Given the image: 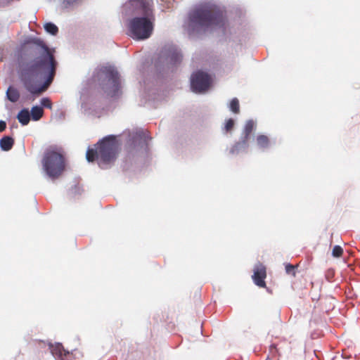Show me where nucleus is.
Segmentation results:
<instances>
[{"label":"nucleus","instance_id":"1","mask_svg":"<svg viewBox=\"0 0 360 360\" xmlns=\"http://www.w3.org/2000/svg\"><path fill=\"white\" fill-rule=\"evenodd\" d=\"M41 48L37 56L22 71L20 79L25 89L32 94H40L46 90L56 74L57 62L54 51L51 50L42 41L35 42Z\"/></svg>","mask_w":360,"mask_h":360},{"label":"nucleus","instance_id":"2","mask_svg":"<svg viewBox=\"0 0 360 360\" xmlns=\"http://www.w3.org/2000/svg\"><path fill=\"white\" fill-rule=\"evenodd\" d=\"M94 146L95 148H89L86 151V157L88 162L97 160L99 166L102 169H105L115 160L119 150V144L115 136H108Z\"/></svg>","mask_w":360,"mask_h":360},{"label":"nucleus","instance_id":"3","mask_svg":"<svg viewBox=\"0 0 360 360\" xmlns=\"http://www.w3.org/2000/svg\"><path fill=\"white\" fill-rule=\"evenodd\" d=\"M191 21L203 27H222L224 25L223 12L215 5L205 4L196 8L190 15Z\"/></svg>","mask_w":360,"mask_h":360},{"label":"nucleus","instance_id":"4","mask_svg":"<svg viewBox=\"0 0 360 360\" xmlns=\"http://www.w3.org/2000/svg\"><path fill=\"white\" fill-rule=\"evenodd\" d=\"M42 164L46 173L52 179L59 177L65 168L64 155L60 149L56 148H50L46 151Z\"/></svg>","mask_w":360,"mask_h":360},{"label":"nucleus","instance_id":"5","mask_svg":"<svg viewBox=\"0 0 360 360\" xmlns=\"http://www.w3.org/2000/svg\"><path fill=\"white\" fill-rule=\"evenodd\" d=\"M153 15L132 18L128 24L129 35L136 40L149 38L153 30Z\"/></svg>","mask_w":360,"mask_h":360},{"label":"nucleus","instance_id":"6","mask_svg":"<svg viewBox=\"0 0 360 360\" xmlns=\"http://www.w3.org/2000/svg\"><path fill=\"white\" fill-rule=\"evenodd\" d=\"M101 71L108 79V84L103 86L104 91L111 97L116 96L120 87L117 71L112 67H104Z\"/></svg>","mask_w":360,"mask_h":360},{"label":"nucleus","instance_id":"7","mask_svg":"<svg viewBox=\"0 0 360 360\" xmlns=\"http://www.w3.org/2000/svg\"><path fill=\"white\" fill-rule=\"evenodd\" d=\"M210 76L204 72L198 71L192 75L191 87L193 91L201 93L207 91L211 85Z\"/></svg>","mask_w":360,"mask_h":360},{"label":"nucleus","instance_id":"8","mask_svg":"<svg viewBox=\"0 0 360 360\" xmlns=\"http://www.w3.org/2000/svg\"><path fill=\"white\" fill-rule=\"evenodd\" d=\"M127 5L134 13L144 16L152 15L151 5L148 0H130Z\"/></svg>","mask_w":360,"mask_h":360},{"label":"nucleus","instance_id":"9","mask_svg":"<svg viewBox=\"0 0 360 360\" xmlns=\"http://www.w3.org/2000/svg\"><path fill=\"white\" fill-rule=\"evenodd\" d=\"M255 127V123L252 120H248L244 127V139L238 143H236L231 148V153L233 154L238 153L239 151L243 148H246L248 147V139L250 134L252 133L253 129Z\"/></svg>","mask_w":360,"mask_h":360},{"label":"nucleus","instance_id":"10","mask_svg":"<svg viewBox=\"0 0 360 360\" xmlns=\"http://www.w3.org/2000/svg\"><path fill=\"white\" fill-rule=\"evenodd\" d=\"M252 279L255 285L259 288H265L264 281L266 277V269L264 265L261 263L256 264L253 269Z\"/></svg>","mask_w":360,"mask_h":360},{"label":"nucleus","instance_id":"11","mask_svg":"<svg viewBox=\"0 0 360 360\" xmlns=\"http://www.w3.org/2000/svg\"><path fill=\"white\" fill-rule=\"evenodd\" d=\"M51 352L55 357L60 360H66L65 357L69 355V352L66 351L62 344L57 343L56 345H49Z\"/></svg>","mask_w":360,"mask_h":360},{"label":"nucleus","instance_id":"12","mask_svg":"<svg viewBox=\"0 0 360 360\" xmlns=\"http://www.w3.org/2000/svg\"><path fill=\"white\" fill-rule=\"evenodd\" d=\"M14 145V139L11 136H4L0 139V148L4 151L10 150Z\"/></svg>","mask_w":360,"mask_h":360},{"label":"nucleus","instance_id":"13","mask_svg":"<svg viewBox=\"0 0 360 360\" xmlns=\"http://www.w3.org/2000/svg\"><path fill=\"white\" fill-rule=\"evenodd\" d=\"M17 118L20 123L22 125H27L30 120V114L27 109L21 110L18 115Z\"/></svg>","mask_w":360,"mask_h":360},{"label":"nucleus","instance_id":"14","mask_svg":"<svg viewBox=\"0 0 360 360\" xmlns=\"http://www.w3.org/2000/svg\"><path fill=\"white\" fill-rule=\"evenodd\" d=\"M256 142L257 146L261 149H266L270 145V140L268 136L265 135H259L257 136Z\"/></svg>","mask_w":360,"mask_h":360},{"label":"nucleus","instance_id":"15","mask_svg":"<svg viewBox=\"0 0 360 360\" xmlns=\"http://www.w3.org/2000/svg\"><path fill=\"white\" fill-rule=\"evenodd\" d=\"M6 96L8 99L13 103L18 101L20 98L18 91L12 86L8 87L6 91Z\"/></svg>","mask_w":360,"mask_h":360},{"label":"nucleus","instance_id":"16","mask_svg":"<svg viewBox=\"0 0 360 360\" xmlns=\"http://www.w3.org/2000/svg\"><path fill=\"white\" fill-rule=\"evenodd\" d=\"M44 115V110L42 107L39 106H34L31 109V115L32 118L34 121H37L40 120Z\"/></svg>","mask_w":360,"mask_h":360},{"label":"nucleus","instance_id":"17","mask_svg":"<svg viewBox=\"0 0 360 360\" xmlns=\"http://www.w3.org/2000/svg\"><path fill=\"white\" fill-rule=\"evenodd\" d=\"M229 108L235 114H238L240 112V105L238 98H234L231 101Z\"/></svg>","mask_w":360,"mask_h":360},{"label":"nucleus","instance_id":"18","mask_svg":"<svg viewBox=\"0 0 360 360\" xmlns=\"http://www.w3.org/2000/svg\"><path fill=\"white\" fill-rule=\"evenodd\" d=\"M44 29L47 32L51 34L52 35H56L58 32V27L51 22L46 23L44 25Z\"/></svg>","mask_w":360,"mask_h":360},{"label":"nucleus","instance_id":"19","mask_svg":"<svg viewBox=\"0 0 360 360\" xmlns=\"http://www.w3.org/2000/svg\"><path fill=\"white\" fill-rule=\"evenodd\" d=\"M343 254V249L340 245H335L333 248L332 255L334 257H340Z\"/></svg>","mask_w":360,"mask_h":360},{"label":"nucleus","instance_id":"20","mask_svg":"<svg viewBox=\"0 0 360 360\" xmlns=\"http://www.w3.org/2000/svg\"><path fill=\"white\" fill-rule=\"evenodd\" d=\"M297 266V265L295 266L290 264H285V271L288 274H291L293 276H295V268Z\"/></svg>","mask_w":360,"mask_h":360},{"label":"nucleus","instance_id":"21","mask_svg":"<svg viewBox=\"0 0 360 360\" xmlns=\"http://www.w3.org/2000/svg\"><path fill=\"white\" fill-rule=\"evenodd\" d=\"M234 127V120L231 118L227 120L226 121L225 125H224V130L228 132L233 129Z\"/></svg>","mask_w":360,"mask_h":360},{"label":"nucleus","instance_id":"22","mask_svg":"<svg viewBox=\"0 0 360 360\" xmlns=\"http://www.w3.org/2000/svg\"><path fill=\"white\" fill-rule=\"evenodd\" d=\"M41 105L46 108L51 109L52 108V103L51 101L49 98H41Z\"/></svg>","mask_w":360,"mask_h":360},{"label":"nucleus","instance_id":"23","mask_svg":"<svg viewBox=\"0 0 360 360\" xmlns=\"http://www.w3.org/2000/svg\"><path fill=\"white\" fill-rule=\"evenodd\" d=\"M78 0H63V7L64 8H68L70 6L74 5L75 3L77 2Z\"/></svg>","mask_w":360,"mask_h":360},{"label":"nucleus","instance_id":"24","mask_svg":"<svg viewBox=\"0 0 360 360\" xmlns=\"http://www.w3.org/2000/svg\"><path fill=\"white\" fill-rule=\"evenodd\" d=\"M269 352L272 358H275L277 355H279L278 354V349L274 345L270 346Z\"/></svg>","mask_w":360,"mask_h":360},{"label":"nucleus","instance_id":"25","mask_svg":"<svg viewBox=\"0 0 360 360\" xmlns=\"http://www.w3.org/2000/svg\"><path fill=\"white\" fill-rule=\"evenodd\" d=\"M6 128V123L5 121H0V132L4 131Z\"/></svg>","mask_w":360,"mask_h":360}]
</instances>
